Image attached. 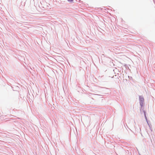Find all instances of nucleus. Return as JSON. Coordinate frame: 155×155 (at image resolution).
Listing matches in <instances>:
<instances>
[{
    "label": "nucleus",
    "mask_w": 155,
    "mask_h": 155,
    "mask_svg": "<svg viewBox=\"0 0 155 155\" xmlns=\"http://www.w3.org/2000/svg\"><path fill=\"white\" fill-rule=\"evenodd\" d=\"M73 0H68V2H72L73 1Z\"/></svg>",
    "instance_id": "f03ea898"
},
{
    "label": "nucleus",
    "mask_w": 155,
    "mask_h": 155,
    "mask_svg": "<svg viewBox=\"0 0 155 155\" xmlns=\"http://www.w3.org/2000/svg\"><path fill=\"white\" fill-rule=\"evenodd\" d=\"M140 105L142 107L143 106V102L144 101V98L141 97H140Z\"/></svg>",
    "instance_id": "f257e3e1"
}]
</instances>
